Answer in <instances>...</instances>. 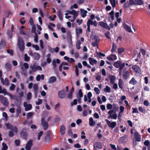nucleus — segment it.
<instances>
[{
  "mask_svg": "<svg viewBox=\"0 0 150 150\" xmlns=\"http://www.w3.org/2000/svg\"><path fill=\"white\" fill-rule=\"evenodd\" d=\"M5 125L7 129H11L12 130L8 132V136L9 137H12L15 134L13 132L15 133H17L18 132V128L16 126H13L9 123H6Z\"/></svg>",
  "mask_w": 150,
  "mask_h": 150,
  "instance_id": "nucleus-1",
  "label": "nucleus"
},
{
  "mask_svg": "<svg viewBox=\"0 0 150 150\" xmlns=\"http://www.w3.org/2000/svg\"><path fill=\"white\" fill-rule=\"evenodd\" d=\"M28 129L26 127H24L23 128L20 133V135L22 138L23 139L26 140L27 138Z\"/></svg>",
  "mask_w": 150,
  "mask_h": 150,
  "instance_id": "nucleus-2",
  "label": "nucleus"
},
{
  "mask_svg": "<svg viewBox=\"0 0 150 150\" xmlns=\"http://www.w3.org/2000/svg\"><path fill=\"white\" fill-rule=\"evenodd\" d=\"M132 69L135 75L138 76L141 74V69L140 67L136 65H133L132 66Z\"/></svg>",
  "mask_w": 150,
  "mask_h": 150,
  "instance_id": "nucleus-3",
  "label": "nucleus"
},
{
  "mask_svg": "<svg viewBox=\"0 0 150 150\" xmlns=\"http://www.w3.org/2000/svg\"><path fill=\"white\" fill-rule=\"evenodd\" d=\"M18 48L21 52H23L24 49V43L22 38H18Z\"/></svg>",
  "mask_w": 150,
  "mask_h": 150,
  "instance_id": "nucleus-4",
  "label": "nucleus"
},
{
  "mask_svg": "<svg viewBox=\"0 0 150 150\" xmlns=\"http://www.w3.org/2000/svg\"><path fill=\"white\" fill-rule=\"evenodd\" d=\"M113 65L116 68L120 69L121 68L122 69H123L125 66V62L122 63L121 62L117 61L114 62Z\"/></svg>",
  "mask_w": 150,
  "mask_h": 150,
  "instance_id": "nucleus-5",
  "label": "nucleus"
},
{
  "mask_svg": "<svg viewBox=\"0 0 150 150\" xmlns=\"http://www.w3.org/2000/svg\"><path fill=\"white\" fill-rule=\"evenodd\" d=\"M94 25V22L91 19H89L87 22V25L88 26L87 30L86 31V33L88 37V35L89 34L90 32V25Z\"/></svg>",
  "mask_w": 150,
  "mask_h": 150,
  "instance_id": "nucleus-6",
  "label": "nucleus"
},
{
  "mask_svg": "<svg viewBox=\"0 0 150 150\" xmlns=\"http://www.w3.org/2000/svg\"><path fill=\"white\" fill-rule=\"evenodd\" d=\"M41 125L43 127L44 130H47L48 127V123L47 122H46L45 119L44 117L42 118L41 120Z\"/></svg>",
  "mask_w": 150,
  "mask_h": 150,
  "instance_id": "nucleus-7",
  "label": "nucleus"
},
{
  "mask_svg": "<svg viewBox=\"0 0 150 150\" xmlns=\"http://www.w3.org/2000/svg\"><path fill=\"white\" fill-rule=\"evenodd\" d=\"M105 121L108 125V127L111 128L112 129H113L116 125V123L115 122H111L107 119H106Z\"/></svg>",
  "mask_w": 150,
  "mask_h": 150,
  "instance_id": "nucleus-8",
  "label": "nucleus"
},
{
  "mask_svg": "<svg viewBox=\"0 0 150 150\" xmlns=\"http://www.w3.org/2000/svg\"><path fill=\"white\" fill-rule=\"evenodd\" d=\"M2 98L1 99V103L3 105L6 107L8 106V102L7 99L2 96H1Z\"/></svg>",
  "mask_w": 150,
  "mask_h": 150,
  "instance_id": "nucleus-9",
  "label": "nucleus"
},
{
  "mask_svg": "<svg viewBox=\"0 0 150 150\" xmlns=\"http://www.w3.org/2000/svg\"><path fill=\"white\" fill-rule=\"evenodd\" d=\"M23 105L25 107V111H28L31 110L32 108V106L31 104H28L27 103L25 102L23 103Z\"/></svg>",
  "mask_w": 150,
  "mask_h": 150,
  "instance_id": "nucleus-10",
  "label": "nucleus"
},
{
  "mask_svg": "<svg viewBox=\"0 0 150 150\" xmlns=\"http://www.w3.org/2000/svg\"><path fill=\"white\" fill-rule=\"evenodd\" d=\"M33 88L34 89V97L35 98H36L38 96V84L37 83L34 84L33 86Z\"/></svg>",
  "mask_w": 150,
  "mask_h": 150,
  "instance_id": "nucleus-11",
  "label": "nucleus"
},
{
  "mask_svg": "<svg viewBox=\"0 0 150 150\" xmlns=\"http://www.w3.org/2000/svg\"><path fill=\"white\" fill-rule=\"evenodd\" d=\"M130 76L129 71V70H127L123 72L122 74V77L125 80H127L129 78Z\"/></svg>",
  "mask_w": 150,
  "mask_h": 150,
  "instance_id": "nucleus-12",
  "label": "nucleus"
},
{
  "mask_svg": "<svg viewBox=\"0 0 150 150\" xmlns=\"http://www.w3.org/2000/svg\"><path fill=\"white\" fill-rule=\"evenodd\" d=\"M66 92L64 90L60 91L58 92V96L59 98L62 99L65 98Z\"/></svg>",
  "mask_w": 150,
  "mask_h": 150,
  "instance_id": "nucleus-13",
  "label": "nucleus"
},
{
  "mask_svg": "<svg viewBox=\"0 0 150 150\" xmlns=\"http://www.w3.org/2000/svg\"><path fill=\"white\" fill-rule=\"evenodd\" d=\"M134 137L135 141L140 142L141 140V138L140 135L136 131L134 133Z\"/></svg>",
  "mask_w": 150,
  "mask_h": 150,
  "instance_id": "nucleus-14",
  "label": "nucleus"
},
{
  "mask_svg": "<svg viewBox=\"0 0 150 150\" xmlns=\"http://www.w3.org/2000/svg\"><path fill=\"white\" fill-rule=\"evenodd\" d=\"M100 25L103 28L106 29L110 30V28L106 23H104L103 21L99 22Z\"/></svg>",
  "mask_w": 150,
  "mask_h": 150,
  "instance_id": "nucleus-15",
  "label": "nucleus"
},
{
  "mask_svg": "<svg viewBox=\"0 0 150 150\" xmlns=\"http://www.w3.org/2000/svg\"><path fill=\"white\" fill-rule=\"evenodd\" d=\"M33 145V141L31 139H30L28 141L26 144L25 149H30Z\"/></svg>",
  "mask_w": 150,
  "mask_h": 150,
  "instance_id": "nucleus-16",
  "label": "nucleus"
},
{
  "mask_svg": "<svg viewBox=\"0 0 150 150\" xmlns=\"http://www.w3.org/2000/svg\"><path fill=\"white\" fill-rule=\"evenodd\" d=\"M57 78L55 76H52L49 78L48 80V82L49 83H52L56 81H57Z\"/></svg>",
  "mask_w": 150,
  "mask_h": 150,
  "instance_id": "nucleus-17",
  "label": "nucleus"
},
{
  "mask_svg": "<svg viewBox=\"0 0 150 150\" xmlns=\"http://www.w3.org/2000/svg\"><path fill=\"white\" fill-rule=\"evenodd\" d=\"M107 58L109 61H113L116 60L117 57L115 54H111L110 55L108 56Z\"/></svg>",
  "mask_w": 150,
  "mask_h": 150,
  "instance_id": "nucleus-18",
  "label": "nucleus"
},
{
  "mask_svg": "<svg viewBox=\"0 0 150 150\" xmlns=\"http://www.w3.org/2000/svg\"><path fill=\"white\" fill-rule=\"evenodd\" d=\"M96 55H94V57H96L98 58H102L101 57H104L105 56V54L102 53L100 52H98L96 49Z\"/></svg>",
  "mask_w": 150,
  "mask_h": 150,
  "instance_id": "nucleus-19",
  "label": "nucleus"
},
{
  "mask_svg": "<svg viewBox=\"0 0 150 150\" xmlns=\"http://www.w3.org/2000/svg\"><path fill=\"white\" fill-rule=\"evenodd\" d=\"M31 54L33 57L36 60H38L40 59V55L39 54L36 52H34L31 53Z\"/></svg>",
  "mask_w": 150,
  "mask_h": 150,
  "instance_id": "nucleus-20",
  "label": "nucleus"
},
{
  "mask_svg": "<svg viewBox=\"0 0 150 150\" xmlns=\"http://www.w3.org/2000/svg\"><path fill=\"white\" fill-rule=\"evenodd\" d=\"M81 14L83 18L85 17L86 16V13L88 12L86 10H84L83 9H80Z\"/></svg>",
  "mask_w": 150,
  "mask_h": 150,
  "instance_id": "nucleus-21",
  "label": "nucleus"
},
{
  "mask_svg": "<svg viewBox=\"0 0 150 150\" xmlns=\"http://www.w3.org/2000/svg\"><path fill=\"white\" fill-rule=\"evenodd\" d=\"M5 67L8 71H10L11 70L12 66L9 63H7L5 65Z\"/></svg>",
  "mask_w": 150,
  "mask_h": 150,
  "instance_id": "nucleus-22",
  "label": "nucleus"
},
{
  "mask_svg": "<svg viewBox=\"0 0 150 150\" xmlns=\"http://www.w3.org/2000/svg\"><path fill=\"white\" fill-rule=\"evenodd\" d=\"M67 40L68 42L69 47L72 48L73 46L72 38H67Z\"/></svg>",
  "mask_w": 150,
  "mask_h": 150,
  "instance_id": "nucleus-23",
  "label": "nucleus"
},
{
  "mask_svg": "<svg viewBox=\"0 0 150 150\" xmlns=\"http://www.w3.org/2000/svg\"><path fill=\"white\" fill-rule=\"evenodd\" d=\"M51 140V138L50 136H45L43 139V141L45 142L49 143Z\"/></svg>",
  "mask_w": 150,
  "mask_h": 150,
  "instance_id": "nucleus-24",
  "label": "nucleus"
},
{
  "mask_svg": "<svg viewBox=\"0 0 150 150\" xmlns=\"http://www.w3.org/2000/svg\"><path fill=\"white\" fill-rule=\"evenodd\" d=\"M117 48V45H115L114 42L112 43V46L111 51L112 53H114V52H117L116 51V49Z\"/></svg>",
  "mask_w": 150,
  "mask_h": 150,
  "instance_id": "nucleus-25",
  "label": "nucleus"
},
{
  "mask_svg": "<svg viewBox=\"0 0 150 150\" xmlns=\"http://www.w3.org/2000/svg\"><path fill=\"white\" fill-rule=\"evenodd\" d=\"M123 82L121 79H119V82H118V85L119 88L122 89L123 88Z\"/></svg>",
  "mask_w": 150,
  "mask_h": 150,
  "instance_id": "nucleus-26",
  "label": "nucleus"
},
{
  "mask_svg": "<svg viewBox=\"0 0 150 150\" xmlns=\"http://www.w3.org/2000/svg\"><path fill=\"white\" fill-rule=\"evenodd\" d=\"M109 78L110 79L111 83H114L115 79V77L114 76L111 75L109 76Z\"/></svg>",
  "mask_w": 150,
  "mask_h": 150,
  "instance_id": "nucleus-27",
  "label": "nucleus"
},
{
  "mask_svg": "<svg viewBox=\"0 0 150 150\" xmlns=\"http://www.w3.org/2000/svg\"><path fill=\"white\" fill-rule=\"evenodd\" d=\"M95 42H94V47L96 46V47L98 48V43L100 41L99 38H94Z\"/></svg>",
  "mask_w": 150,
  "mask_h": 150,
  "instance_id": "nucleus-28",
  "label": "nucleus"
},
{
  "mask_svg": "<svg viewBox=\"0 0 150 150\" xmlns=\"http://www.w3.org/2000/svg\"><path fill=\"white\" fill-rule=\"evenodd\" d=\"M125 49L123 48H119L117 49L118 53L119 55H120L125 51Z\"/></svg>",
  "mask_w": 150,
  "mask_h": 150,
  "instance_id": "nucleus-29",
  "label": "nucleus"
},
{
  "mask_svg": "<svg viewBox=\"0 0 150 150\" xmlns=\"http://www.w3.org/2000/svg\"><path fill=\"white\" fill-rule=\"evenodd\" d=\"M60 132L61 134L63 135L65 133V128L64 125H62L60 128Z\"/></svg>",
  "mask_w": 150,
  "mask_h": 150,
  "instance_id": "nucleus-30",
  "label": "nucleus"
},
{
  "mask_svg": "<svg viewBox=\"0 0 150 150\" xmlns=\"http://www.w3.org/2000/svg\"><path fill=\"white\" fill-rule=\"evenodd\" d=\"M123 27L125 29L129 32H130L132 31L131 28L130 27L128 26L127 25L125 24L123 25Z\"/></svg>",
  "mask_w": 150,
  "mask_h": 150,
  "instance_id": "nucleus-31",
  "label": "nucleus"
},
{
  "mask_svg": "<svg viewBox=\"0 0 150 150\" xmlns=\"http://www.w3.org/2000/svg\"><path fill=\"white\" fill-rule=\"evenodd\" d=\"M76 33L77 36H78L79 34H81L82 32V30L80 28H76Z\"/></svg>",
  "mask_w": 150,
  "mask_h": 150,
  "instance_id": "nucleus-32",
  "label": "nucleus"
},
{
  "mask_svg": "<svg viewBox=\"0 0 150 150\" xmlns=\"http://www.w3.org/2000/svg\"><path fill=\"white\" fill-rule=\"evenodd\" d=\"M6 90L5 88L2 89V87L0 86V93H3L4 95H6Z\"/></svg>",
  "mask_w": 150,
  "mask_h": 150,
  "instance_id": "nucleus-33",
  "label": "nucleus"
},
{
  "mask_svg": "<svg viewBox=\"0 0 150 150\" xmlns=\"http://www.w3.org/2000/svg\"><path fill=\"white\" fill-rule=\"evenodd\" d=\"M6 45V42L4 40L1 41L0 43V49L4 48Z\"/></svg>",
  "mask_w": 150,
  "mask_h": 150,
  "instance_id": "nucleus-34",
  "label": "nucleus"
},
{
  "mask_svg": "<svg viewBox=\"0 0 150 150\" xmlns=\"http://www.w3.org/2000/svg\"><path fill=\"white\" fill-rule=\"evenodd\" d=\"M135 4L137 5H141L144 3L143 1L142 0H134Z\"/></svg>",
  "mask_w": 150,
  "mask_h": 150,
  "instance_id": "nucleus-35",
  "label": "nucleus"
},
{
  "mask_svg": "<svg viewBox=\"0 0 150 150\" xmlns=\"http://www.w3.org/2000/svg\"><path fill=\"white\" fill-rule=\"evenodd\" d=\"M137 82L135 80L134 78H132V79L129 81V83L131 84H132L133 85H135Z\"/></svg>",
  "mask_w": 150,
  "mask_h": 150,
  "instance_id": "nucleus-36",
  "label": "nucleus"
},
{
  "mask_svg": "<svg viewBox=\"0 0 150 150\" xmlns=\"http://www.w3.org/2000/svg\"><path fill=\"white\" fill-rule=\"evenodd\" d=\"M117 114L115 112V114L108 116V119H110V117L111 119H116L117 118Z\"/></svg>",
  "mask_w": 150,
  "mask_h": 150,
  "instance_id": "nucleus-37",
  "label": "nucleus"
},
{
  "mask_svg": "<svg viewBox=\"0 0 150 150\" xmlns=\"http://www.w3.org/2000/svg\"><path fill=\"white\" fill-rule=\"evenodd\" d=\"M30 68L33 72H35L36 71V66L35 64H34L33 65H31L30 66Z\"/></svg>",
  "mask_w": 150,
  "mask_h": 150,
  "instance_id": "nucleus-38",
  "label": "nucleus"
},
{
  "mask_svg": "<svg viewBox=\"0 0 150 150\" xmlns=\"http://www.w3.org/2000/svg\"><path fill=\"white\" fill-rule=\"evenodd\" d=\"M89 124L91 126H94V121L92 117H90L89 119Z\"/></svg>",
  "mask_w": 150,
  "mask_h": 150,
  "instance_id": "nucleus-39",
  "label": "nucleus"
},
{
  "mask_svg": "<svg viewBox=\"0 0 150 150\" xmlns=\"http://www.w3.org/2000/svg\"><path fill=\"white\" fill-rule=\"evenodd\" d=\"M58 16L59 17V19L60 20H63V15L62 12L59 11L58 12Z\"/></svg>",
  "mask_w": 150,
  "mask_h": 150,
  "instance_id": "nucleus-40",
  "label": "nucleus"
},
{
  "mask_svg": "<svg viewBox=\"0 0 150 150\" xmlns=\"http://www.w3.org/2000/svg\"><path fill=\"white\" fill-rule=\"evenodd\" d=\"M110 1L113 8L115 7L116 6L115 0H110Z\"/></svg>",
  "mask_w": 150,
  "mask_h": 150,
  "instance_id": "nucleus-41",
  "label": "nucleus"
},
{
  "mask_svg": "<svg viewBox=\"0 0 150 150\" xmlns=\"http://www.w3.org/2000/svg\"><path fill=\"white\" fill-rule=\"evenodd\" d=\"M2 150H7L8 148V146L7 145L4 143H3L2 144Z\"/></svg>",
  "mask_w": 150,
  "mask_h": 150,
  "instance_id": "nucleus-42",
  "label": "nucleus"
},
{
  "mask_svg": "<svg viewBox=\"0 0 150 150\" xmlns=\"http://www.w3.org/2000/svg\"><path fill=\"white\" fill-rule=\"evenodd\" d=\"M111 89L108 86H106L105 88H104V91L105 92H110V91Z\"/></svg>",
  "mask_w": 150,
  "mask_h": 150,
  "instance_id": "nucleus-43",
  "label": "nucleus"
},
{
  "mask_svg": "<svg viewBox=\"0 0 150 150\" xmlns=\"http://www.w3.org/2000/svg\"><path fill=\"white\" fill-rule=\"evenodd\" d=\"M113 110L115 111V112L118 110L119 108L118 106L117 105L113 103Z\"/></svg>",
  "mask_w": 150,
  "mask_h": 150,
  "instance_id": "nucleus-44",
  "label": "nucleus"
},
{
  "mask_svg": "<svg viewBox=\"0 0 150 150\" xmlns=\"http://www.w3.org/2000/svg\"><path fill=\"white\" fill-rule=\"evenodd\" d=\"M81 44L80 41L79 40H77L76 43V47L77 49L79 50L80 48V45Z\"/></svg>",
  "mask_w": 150,
  "mask_h": 150,
  "instance_id": "nucleus-45",
  "label": "nucleus"
},
{
  "mask_svg": "<svg viewBox=\"0 0 150 150\" xmlns=\"http://www.w3.org/2000/svg\"><path fill=\"white\" fill-rule=\"evenodd\" d=\"M138 109L139 111L143 113H145L146 112V110L142 107L139 106L138 108Z\"/></svg>",
  "mask_w": 150,
  "mask_h": 150,
  "instance_id": "nucleus-46",
  "label": "nucleus"
},
{
  "mask_svg": "<svg viewBox=\"0 0 150 150\" xmlns=\"http://www.w3.org/2000/svg\"><path fill=\"white\" fill-rule=\"evenodd\" d=\"M9 82L7 78H5V79L4 81L3 84H2L3 85H5L6 86H7L9 85Z\"/></svg>",
  "mask_w": 150,
  "mask_h": 150,
  "instance_id": "nucleus-47",
  "label": "nucleus"
},
{
  "mask_svg": "<svg viewBox=\"0 0 150 150\" xmlns=\"http://www.w3.org/2000/svg\"><path fill=\"white\" fill-rule=\"evenodd\" d=\"M32 93L30 92L28 93L27 94V98L28 100H30L32 98Z\"/></svg>",
  "mask_w": 150,
  "mask_h": 150,
  "instance_id": "nucleus-48",
  "label": "nucleus"
},
{
  "mask_svg": "<svg viewBox=\"0 0 150 150\" xmlns=\"http://www.w3.org/2000/svg\"><path fill=\"white\" fill-rule=\"evenodd\" d=\"M96 147L98 149H101L102 148V144L100 142H97L96 144Z\"/></svg>",
  "mask_w": 150,
  "mask_h": 150,
  "instance_id": "nucleus-49",
  "label": "nucleus"
},
{
  "mask_svg": "<svg viewBox=\"0 0 150 150\" xmlns=\"http://www.w3.org/2000/svg\"><path fill=\"white\" fill-rule=\"evenodd\" d=\"M15 144L16 146H19L20 144V140L19 139H16L14 141Z\"/></svg>",
  "mask_w": 150,
  "mask_h": 150,
  "instance_id": "nucleus-50",
  "label": "nucleus"
},
{
  "mask_svg": "<svg viewBox=\"0 0 150 150\" xmlns=\"http://www.w3.org/2000/svg\"><path fill=\"white\" fill-rule=\"evenodd\" d=\"M43 132L42 131H40V132H39L38 134V139L39 140H40V137L42 136V135L43 134Z\"/></svg>",
  "mask_w": 150,
  "mask_h": 150,
  "instance_id": "nucleus-51",
  "label": "nucleus"
},
{
  "mask_svg": "<svg viewBox=\"0 0 150 150\" xmlns=\"http://www.w3.org/2000/svg\"><path fill=\"white\" fill-rule=\"evenodd\" d=\"M30 58L28 57L27 54H25L24 55V60L26 62H28L30 60Z\"/></svg>",
  "mask_w": 150,
  "mask_h": 150,
  "instance_id": "nucleus-52",
  "label": "nucleus"
},
{
  "mask_svg": "<svg viewBox=\"0 0 150 150\" xmlns=\"http://www.w3.org/2000/svg\"><path fill=\"white\" fill-rule=\"evenodd\" d=\"M77 100L76 99L74 100L73 102H71V105L73 106L74 105H76L77 104Z\"/></svg>",
  "mask_w": 150,
  "mask_h": 150,
  "instance_id": "nucleus-53",
  "label": "nucleus"
},
{
  "mask_svg": "<svg viewBox=\"0 0 150 150\" xmlns=\"http://www.w3.org/2000/svg\"><path fill=\"white\" fill-rule=\"evenodd\" d=\"M24 18H22L20 19V21L22 25H23L25 24V21L24 20Z\"/></svg>",
  "mask_w": 150,
  "mask_h": 150,
  "instance_id": "nucleus-54",
  "label": "nucleus"
},
{
  "mask_svg": "<svg viewBox=\"0 0 150 150\" xmlns=\"http://www.w3.org/2000/svg\"><path fill=\"white\" fill-rule=\"evenodd\" d=\"M90 63L92 65H94V59L90 57L89 58Z\"/></svg>",
  "mask_w": 150,
  "mask_h": 150,
  "instance_id": "nucleus-55",
  "label": "nucleus"
},
{
  "mask_svg": "<svg viewBox=\"0 0 150 150\" xmlns=\"http://www.w3.org/2000/svg\"><path fill=\"white\" fill-rule=\"evenodd\" d=\"M144 104L146 106H148L150 105V103L147 100H145L143 102Z\"/></svg>",
  "mask_w": 150,
  "mask_h": 150,
  "instance_id": "nucleus-56",
  "label": "nucleus"
},
{
  "mask_svg": "<svg viewBox=\"0 0 150 150\" xmlns=\"http://www.w3.org/2000/svg\"><path fill=\"white\" fill-rule=\"evenodd\" d=\"M107 108L108 110L111 109L112 107V105L110 103H108L107 105Z\"/></svg>",
  "mask_w": 150,
  "mask_h": 150,
  "instance_id": "nucleus-57",
  "label": "nucleus"
},
{
  "mask_svg": "<svg viewBox=\"0 0 150 150\" xmlns=\"http://www.w3.org/2000/svg\"><path fill=\"white\" fill-rule=\"evenodd\" d=\"M21 108L20 106H18L16 110V111L17 114H19L21 113Z\"/></svg>",
  "mask_w": 150,
  "mask_h": 150,
  "instance_id": "nucleus-58",
  "label": "nucleus"
},
{
  "mask_svg": "<svg viewBox=\"0 0 150 150\" xmlns=\"http://www.w3.org/2000/svg\"><path fill=\"white\" fill-rule=\"evenodd\" d=\"M69 13L73 15H78V13H76V11L74 10H73L71 11H70Z\"/></svg>",
  "mask_w": 150,
  "mask_h": 150,
  "instance_id": "nucleus-59",
  "label": "nucleus"
},
{
  "mask_svg": "<svg viewBox=\"0 0 150 150\" xmlns=\"http://www.w3.org/2000/svg\"><path fill=\"white\" fill-rule=\"evenodd\" d=\"M42 99L39 98L38 99V101L36 102V104L37 105H40L42 103Z\"/></svg>",
  "mask_w": 150,
  "mask_h": 150,
  "instance_id": "nucleus-60",
  "label": "nucleus"
},
{
  "mask_svg": "<svg viewBox=\"0 0 150 150\" xmlns=\"http://www.w3.org/2000/svg\"><path fill=\"white\" fill-rule=\"evenodd\" d=\"M29 21L30 25L32 26L34 25V22L32 18L31 17L29 20Z\"/></svg>",
  "mask_w": 150,
  "mask_h": 150,
  "instance_id": "nucleus-61",
  "label": "nucleus"
},
{
  "mask_svg": "<svg viewBox=\"0 0 150 150\" xmlns=\"http://www.w3.org/2000/svg\"><path fill=\"white\" fill-rule=\"evenodd\" d=\"M15 85L13 84H12L11 85V86L10 87V89L11 91H13L15 89Z\"/></svg>",
  "mask_w": 150,
  "mask_h": 150,
  "instance_id": "nucleus-62",
  "label": "nucleus"
},
{
  "mask_svg": "<svg viewBox=\"0 0 150 150\" xmlns=\"http://www.w3.org/2000/svg\"><path fill=\"white\" fill-rule=\"evenodd\" d=\"M133 111H132V113H139V112L138 111V109L137 108H132Z\"/></svg>",
  "mask_w": 150,
  "mask_h": 150,
  "instance_id": "nucleus-63",
  "label": "nucleus"
},
{
  "mask_svg": "<svg viewBox=\"0 0 150 150\" xmlns=\"http://www.w3.org/2000/svg\"><path fill=\"white\" fill-rule=\"evenodd\" d=\"M7 52L8 53L10 54L11 55H13V52L12 50H9L8 49L7 50Z\"/></svg>",
  "mask_w": 150,
  "mask_h": 150,
  "instance_id": "nucleus-64",
  "label": "nucleus"
}]
</instances>
